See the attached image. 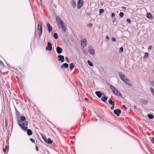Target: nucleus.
<instances>
[{
    "label": "nucleus",
    "instance_id": "nucleus-1",
    "mask_svg": "<svg viewBox=\"0 0 154 154\" xmlns=\"http://www.w3.org/2000/svg\"><path fill=\"white\" fill-rule=\"evenodd\" d=\"M18 124L21 128L25 131H26L28 128V122L26 121V119L24 116H21L19 119H17Z\"/></svg>",
    "mask_w": 154,
    "mask_h": 154
},
{
    "label": "nucleus",
    "instance_id": "nucleus-2",
    "mask_svg": "<svg viewBox=\"0 0 154 154\" xmlns=\"http://www.w3.org/2000/svg\"><path fill=\"white\" fill-rule=\"evenodd\" d=\"M56 21L58 28L62 29V32L63 33L65 32L66 30V25L63 24V22L61 18L59 16H57L56 17Z\"/></svg>",
    "mask_w": 154,
    "mask_h": 154
},
{
    "label": "nucleus",
    "instance_id": "nucleus-3",
    "mask_svg": "<svg viewBox=\"0 0 154 154\" xmlns=\"http://www.w3.org/2000/svg\"><path fill=\"white\" fill-rule=\"evenodd\" d=\"M42 22L41 21H39L38 23V30L39 32V36H40L42 34Z\"/></svg>",
    "mask_w": 154,
    "mask_h": 154
},
{
    "label": "nucleus",
    "instance_id": "nucleus-4",
    "mask_svg": "<svg viewBox=\"0 0 154 154\" xmlns=\"http://www.w3.org/2000/svg\"><path fill=\"white\" fill-rule=\"evenodd\" d=\"M52 49V44L49 42H47V46L46 48V51H51Z\"/></svg>",
    "mask_w": 154,
    "mask_h": 154
},
{
    "label": "nucleus",
    "instance_id": "nucleus-5",
    "mask_svg": "<svg viewBox=\"0 0 154 154\" xmlns=\"http://www.w3.org/2000/svg\"><path fill=\"white\" fill-rule=\"evenodd\" d=\"M119 74L120 78L123 82H124L126 79H127L125 76L124 75L122 72H119Z\"/></svg>",
    "mask_w": 154,
    "mask_h": 154
},
{
    "label": "nucleus",
    "instance_id": "nucleus-6",
    "mask_svg": "<svg viewBox=\"0 0 154 154\" xmlns=\"http://www.w3.org/2000/svg\"><path fill=\"white\" fill-rule=\"evenodd\" d=\"M81 44L82 47H85L86 46L87 42L85 38L82 39L81 42Z\"/></svg>",
    "mask_w": 154,
    "mask_h": 154
},
{
    "label": "nucleus",
    "instance_id": "nucleus-7",
    "mask_svg": "<svg viewBox=\"0 0 154 154\" xmlns=\"http://www.w3.org/2000/svg\"><path fill=\"white\" fill-rule=\"evenodd\" d=\"M88 52L92 54H95V51L93 47L91 46L88 47Z\"/></svg>",
    "mask_w": 154,
    "mask_h": 154
},
{
    "label": "nucleus",
    "instance_id": "nucleus-8",
    "mask_svg": "<svg viewBox=\"0 0 154 154\" xmlns=\"http://www.w3.org/2000/svg\"><path fill=\"white\" fill-rule=\"evenodd\" d=\"M83 0H79L78 2V8L80 9L83 5Z\"/></svg>",
    "mask_w": 154,
    "mask_h": 154
},
{
    "label": "nucleus",
    "instance_id": "nucleus-9",
    "mask_svg": "<svg viewBox=\"0 0 154 154\" xmlns=\"http://www.w3.org/2000/svg\"><path fill=\"white\" fill-rule=\"evenodd\" d=\"M58 60L60 61L61 62H63L64 61V59L63 56L59 55L58 56Z\"/></svg>",
    "mask_w": 154,
    "mask_h": 154
},
{
    "label": "nucleus",
    "instance_id": "nucleus-10",
    "mask_svg": "<svg viewBox=\"0 0 154 154\" xmlns=\"http://www.w3.org/2000/svg\"><path fill=\"white\" fill-rule=\"evenodd\" d=\"M114 112L117 116H119L121 112V111L119 109H116L114 110Z\"/></svg>",
    "mask_w": 154,
    "mask_h": 154
},
{
    "label": "nucleus",
    "instance_id": "nucleus-11",
    "mask_svg": "<svg viewBox=\"0 0 154 154\" xmlns=\"http://www.w3.org/2000/svg\"><path fill=\"white\" fill-rule=\"evenodd\" d=\"M56 51L57 53L60 54L62 51V49L59 46H57L56 48Z\"/></svg>",
    "mask_w": 154,
    "mask_h": 154
},
{
    "label": "nucleus",
    "instance_id": "nucleus-12",
    "mask_svg": "<svg viewBox=\"0 0 154 154\" xmlns=\"http://www.w3.org/2000/svg\"><path fill=\"white\" fill-rule=\"evenodd\" d=\"M96 95L99 98H100L102 94L104 95V93H102L100 91H97L95 92Z\"/></svg>",
    "mask_w": 154,
    "mask_h": 154
},
{
    "label": "nucleus",
    "instance_id": "nucleus-13",
    "mask_svg": "<svg viewBox=\"0 0 154 154\" xmlns=\"http://www.w3.org/2000/svg\"><path fill=\"white\" fill-rule=\"evenodd\" d=\"M113 92L114 94L117 96H119L120 97H122V95L120 92L116 89L113 91Z\"/></svg>",
    "mask_w": 154,
    "mask_h": 154
},
{
    "label": "nucleus",
    "instance_id": "nucleus-14",
    "mask_svg": "<svg viewBox=\"0 0 154 154\" xmlns=\"http://www.w3.org/2000/svg\"><path fill=\"white\" fill-rule=\"evenodd\" d=\"M47 26L49 32H50L52 30V28L51 27L50 24L49 23H47Z\"/></svg>",
    "mask_w": 154,
    "mask_h": 154
},
{
    "label": "nucleus",
    "instance_id": "nucleus-15",
    "mask_svg": "<svg viewBox=\"0 0 154 154\" xmlns=\"http://www.w3.org/2000/svg\"><path fill=\"white\" fill-rule=\"evenodd\" d=\"M45 142L48 144H51L53 142V141L50 138H48V139H47Z\"/></svg>",
    "mask_w": 154,
    "mask_h": 154
},
{
    "label": "nucleus",
    "instance_id": "nucleus-16",
    "mask_svg": "<svg viewBox=\"0 0 154 154\" xmlns=\"http://www.w3.org/2000/svg\"><path fill=\"white\" fill-rule=\"evenodd\" d=\"M140 102L143 104L146 105L148 103V101L147 100L142 99L140 100Z\"/></svg>",
    "mask_w": 154,
    "mask_h": 154
},
{
    "label": "nucleus",
    "instance_id": "nucleus-17",
    "mask_svg": "<svg viewBox=\"0 0 154 154\" xmlns=\"http://www.w3.org/2000/svg\"><path fill=\"white\" fill-rule=\"evenodd\" d=\"M146 17L150 19H152L153 18V16L149 13H147Z\"/></svg>",
    "mask_w": 154,
    "mask_h": 154
},
{
    "label": "nucleus",
    "instance_id": "nucleus-18",
    "mask_svg": "<svg viewBox=\"0 0 154 154\" xmlns=\"http://www.w3.org/2000/svg\"><path fill=\"white\" fill-rule=\"evenodd\" d=\"M124 82L130 86H132V84L131 83L128 79H126Z\"/></svg>",
    "mask_w": 154,
    "mask_h": 154
},
{
    "label": "nucleus",
    "instance_id": "nucleus-19",
    "mask_svg": "<svg viewBox=\"0 0 154 154\" xmlns=\"http://www.w3.org/2000/svg\"><path fill=\"white\" fill-rule=\"evenodd\" d=\"M107 99L108 97L105 96V94L104 95V96L102 97L101 98V100L105 102H106L107 100Z\"/></svg>",
    "mask_w": 154,
    "mask_h": 154
},
{
    "label": "nucleus",
    "instance_id": "nucleus-20",
    "mask_svg": "<svg viewBox=\"0 0 154 154\" xmlns=\"http://www.w3.org/2000/svg\"><path fill=\"white\" fill-rule=\"evenodd\" d=\"M68 66H69L68 64L66 63H65L63 64L62 65V66H61V68H68Z\"/></svg>",
    "mask_w": 154,
    "mask_h": 154
},
{
    "label": "nucleus",
    "instance_id": "nucleus-21",
    "mask_svg": "<svg viewBox=\"0 0 154 154\" xmlns=\"http://www.w3.org/2000/svg\"><path fill=\"white\" fill-rule=\"evenodd\" d=\"M76 3L74 0H72L71 3V5L73 8H75L76 7Z\"/></svg>",
    "mask_w": 154,
    "mask_h": 154
},
{
    "label": "nucleus",
    "instance_id": "nucleus-22",
    "mask_svg": "<svg viewBox=\"0 0 154 154\" xmlns=\"http://www.w3.org/2000/svg\"><path fill=\"white\" fill-rule=\"evenodd\" d=\"M27 133L28 135L30 136L32 134V132L31 130L30 129H28L27 131Z\"/></svg>",
    "mask_w": 154,
    "mask_h": 154
},
{
    "label": "nucleus",
    "instance_id": "nucleus-23",
    "mask_svg": "<svg viewBox=\"0 0 154 154\" xmlns=\"http://www.w3.org/2000/svg\"><path fill=\"white\" fill-rule=\"evenodd\" d=\"M15 111H16V117L17 118H18L20 116V113L17 110V109L15 108Z\"/></svg>",
    "mask_w": 154,
    "mask_h": 154
},
{
    "label": "nucleus",
    "instance_id": "nucleus-24",
    "mask_svg": "<svg viewBox=\"0 0 154 154\" xmlns=\"http://www.w3.org/2000/svg\"><path fill=\"white\" fill-rule=\"evenodd\" d=\"M149 118L150 119H152L154 118V116L152 114H149L148 115Z\"/></svg>",
    "mask_w": 154,
    "mask_h": 154
},
{
    "label": "nucleus",
    "instance_id": "nucleus-25",
    "mask_svg": "<svg viewBox=\"0 0 154 154\" xmlns=\"http://www.w3.org/2000/svg\"><path fill=\"white\" fill-rule=\"evenodd\" d=\"M87 62L88 64V65L90 66H93V63H92V62L90 60H88V61H87Z\"/></svg>",
    "mask_w": 154,
    "mask_h": 154
},
{
    "label": "nucleus",
    "instance_id": "nucleus-26",
    "mask_svg": "<svg viewBox=\"0 0 154 154\" xmlns=\"http://www.w3.org/2000/svg\"><path fill=\"white\" fill-rule=\"evenodd\" d=\"M74 68V66L73 65V64L72 63H71L69 64V69L71 70L73 69Z\"/></svg>",
    "mask_w": 154,
    "mask_h": 154
},
{
    "label": "nucleus",
    "instance_id": "nucleus-27",
    "mask_svg": "<svg viewBox=\"0 0 154 154\" xmlns=\"http://www.w3.org/2000/svg\"><path fill=\"white\" fill-rule=\"evenodd\" d=\"M109 87L111 89L113 92L116 89V88L114 87L112 85H110Z\"/></svg>",
    "mask_w": 154,
    "mask_h": 154
},
{
    "label": "nucleus",
    "instance_id": "nucleus-28",
    "mask_svg": "<svg viewBox=\"0 0 154 154\" xmlns=\"http://www.w3.org/2000/svg\"><path fill=\"white\" fill-rule=\"evenodd\" d=\"M109 104H111L112 105H113V106H114V103L113 102L112 100H109Z\"/></svg>",
    "mask_w": 154,
    "mask_h": 154
},
{
    "label": "nucleus",
    "instance_id": "nucleus-29",
    "mask_svg": "<svg viewBox=\"0 0 154 154\" xmlns=\"http://www.w3.org/2000/svg\"><path fill=\"white\" fill-rule=\"evenodd\" d=\"M104 11V9H100L99 10V14H101L102 13H103Z\"/></svg>",
    "mask_w": 154,
    "mask_h": 154
},
{
    "label": "nucleus",
    "instance_id": "nucleus-30",
    "mask_svg": "<svg viewBox=\"0 0 154 154\" xmlns=\"http://www.w3.org/2000/svg\"><path fill=\"white\" fill-rule=\"evenodd\" d=\"M53 36L55 39H57L58 38L57 34L56 33L54 34Z\"/></svg>",
    "mask_w": 154,
    "mask_h": 154
},
{
    "label": "nucleus",
    "instance_id": "nucleus-31",
    "mask_svg": "<svg viewBox=\"0 0 154 154\" xmlns=\"http://www.w3.org/2000/svg\"><path fill=\"white\" fill-rule=\"evenodd\" d=\"M149 56V54L147 52H146L145 53L144 56V58H147Z\"/></svg>",
    "mask_w": 154,
    "mask_h": 154
},
{
    "label": "nucleus",
    "instance_id": "nucleus-32",
    "mask_svg": "<svg viewBox=\"0 0 154 154\" xmlns=\"http://www.w3.org/2000/svg\"><path fill=\"white\" fill-rule=\"evenodd\" d=\"M119 16L121 18H122L124 16V13L123 12H120L119 14Z\"/></svg>",
    "mask_w": 154,
    "mask_h": 154
},
{
    "label": "nucleus",
    "instance_id": "nucleus-33",
    "mask_svg": "<svg viewBox=\"0 0 154 154\" xmlns=\"http://www.w3.org/2000/svg\"><path fill=\"white\" fill-rule=\"evenodd\" d=\"M150 89L152 93V94L154 97V89L153 88H152V87H150Z\"/></svg>",
    "mask_w": 154,
    "mask_h": 154
},
{
    "label": "nucleus",
    "instance_id": "nucleus-34",
    "mask_svg": "<svg viewBox=\"0 0 154 154\" xmlns=\"http://www.w3.org/2000/svg\"><path fill=\"white\" fill-rule=\"evenodd\" d=\"M8 149V146H5V148H4L3 149V151L4 152H5Z\"/></svg>",
    "mask_w": 154,
    "mask_h": 154
},
{
    "label": "nucleus",
    "instance_id": "nucleus-35",
    "mask_svg": "<svg viewBox=\"0 0 154 154\" xmlns=\"http://www.w3.org/2000/svg\"><path fill=\"white\" fill-rule=\"evenodd\" d=\"M115 16V14L113 13L111 14V17H112L114 18V20H115V18L114 17Z\"/></svg>",
    "mask_w": 154,
    "mask_h": 154
},
{
    "label": "nucleus",
    "instance_id": "nucleus-36",
    "mask_svg": "<svg viewBox=\"0 0 154 154\" xmlns=\"http://www.w3.org/2000/svg\"><path fill=\"white\" fill-rule=\"evenodd\" d=\"M123 51V48L122 47H121L119 49V52H122Z\"/></svg>",
    "mask_w": 154,
    "mask_h": 154
},
{
    "label": "nucleus",
    "instance_id": "nucleus-37",
    "mask_svg": "<svg viewBox=\"0 0 154 154\" xmlns=\"http://www.w3.org/2000/svg\"><path fill=\"white\" fill-rule=\"evenodd\" d=\"M153 86H154V81H151L149 82Z\"/></svg>",
    "mask_w": 154,
    "mask_h": 154
},
{
    "label": "nucleus",
    "instance_id": "nucleus-38",
    "mask_svg": "<svg viewBox=\"0 0 154 154\" xmlns=\"http://www.w3.org/2000/svg\"><path fill=\"white\" fill-rule=\"evenodd\" d=\"M127 21L129 23V24H131V22L130 20L128 18H127L126 19Z\"/></svg>",
    "mask_w": 154,
    "mask_h": 154
},
{
    "label": "nucleus",
    "instance_id": "nucleus-39",
    "mask_svg": "<svg viewBox=\"0 0 154 154\" xmlns=\"http://www.w3.org/2000/svg\"><path fill=\"white\" fill-rule=\"evenodd\" d=\"M66 60V61L69 63V60L68 58L67 57H65V58Z\"/></svg>",
    "mask_w": 154,
    "mask_h": 154
},
{
    "label": "nucleus",
    "instance_id": "nucleus-40",
    "mask_svg": "<svg viewBox=\"0 0 154 154\" xmlns=\"http://www.w3.org/2000/svg\"><path fill=\"white\" fill-rule=\"evenodd\" d=\"M30 140L32 143H34L35 142V140L32 138H30Z\"/></svg>",
    "mask_w": 154,
    "mask_h": 154
},
{
    "label": "nucleus",
    "instance_id": "nucleus-41",
    "mask_svg": "<svg viewBox=\"0 0 154 154\" xmlns=\"http://www.w3.org/2000/svg\"><path fill=\"white\" fill-rule=\"evenodd\" d=\"M111 39H112V41L113 42H115L116 41V39L115 38L113 37H112V38Z\"/></svg>",
    "mask_w": 154,
    "mask_h": 154
},
{
    "label": "nucleus",
    "instance_id": "nucleus-42",
    "mask_svg": "<svg viewBox=\"0 0 154 154\" xmlns=\"http://www.w3.org/2000/svg\"><path fill=\"white\" fill-rule=\"evenodd\" d=\"M42 138L45 141V140H46V139H47L46 137L45 136H44L43 137V136H42Z\"/></svg>",
    "mask_w": 154,
    "mask_h": 154
},
{
    "label": "nucleus",
    "instance_id": "nucleus-43",
    "mask_svg": "<svg viewBox=\"0 0 154 154\" xmlns=\"http://www.w3.org/2000/svg\"><path fill=\"white\" fill-rule=\"evenodd\" d=\"M92 26V24L91 23H90L88 24V27H91Z\"/></svg>",
    "mask_w": 154,
    "mask_h": 154
},
{
    "label": "nucleus",
    "instance_id": "nucleus-44",
    "mask_svg": "<svg viewBox=\"0 0 154 154\" xmlns=\"http://www.w3.org/2000/svg\"><path fill=\"white\" fill-rule=\"evenodd\" d=\"M35 149L37 151H38V147L37 146H35Z\"/></svg>",
    "mask_w": 154,
    "mask_h": 154
},
{
    "label": "nucleus",
    "instance_id": "nucleus-45",
    "mask_svg": "<svg viewBox=\"0 0 154 154\" xmlns=\"http://www.w3.org/2000/svg\"><path fill=\"white\" fill-rule=\"evenodd\" d=\"M106 39H107V40H109V37L108 36H106Z\"/></svg>",
    "mask_w": 154,
    "mask_h": 154
},
{
    "label": "nucleus",
    "instance_id": "nucleus-46",
    "mask_svg": "<svg viewBox=\"0 0 154 154\" xmlns=\"http://www.w3.org/2000/svg\"><path fill=\"white\" fill-rule=\"evenodd\" d=\"M152 45H150L149 47H148V49H151L152 48Z\"/></svg>",
    "mask_w": 154,
    "mask_h": 154
},
{
    "label": "nucleus",
    "instance_id": "nucleus-47",
    "mask_svg": "<svg viewBox=\"0 0 154 154\" xmlns=\"http://www.w3.org/2000/svg\"><path fill=\"white\" fill-rule=\"evenodd\" d=\"M112 106L111 107V110L113 109L114 108V106H113V105H112Z\"/></svg>",
    "mask_w": 154,
    "mask_h": 154
},
{
    "label": "nucleus",
    "instance_id": "nucleus-48",
    "mask_svg": "<svg viewBox=\"0 0 154 154\" xmlns=\"http://www.w3.org/2000/svg\"><path fill=\"white\" fill-rule=\"evenodd\" d=\"M134 109H137V106L135 105L134 106Z\"/></svg>",
    "mask_w": 154,
    "mask_h": 154
},
{
    "label": "nucleus",
    "instance_id": "nucleus-49",
    "mask_svg": "<svg viewBox=\"0 0 154 154\" xmlns=\"http://www.w3.org/2000/svg\"><path fill=\"white\" fill-rule=\"evenodd\" d=\"M152 143L154 144V138H152Z\"/></svg>",
    "mask_w": 154,
    "mask_h": 154
},
{
    "label": "nucleus",
    "instance_id": "nucleus-50",
    "mask_svg": "<svg viewBox=\"0 0 154 154\" xmlns=\"http://www.w3.org/2000/svg\"><path fill=\"white\" fill-rule=\"evenodd\" d=\"M5 127H7V126H8V125L7 122H5Z\"/></svg>",
    "mask_w": 154,
    "mask_h": 154
},
{
    "label": "nucleus",
    "instance_id": "nucleus-51",
    "mask_svg": "<svg viewBox=\"0 0 154 154\" xmlns=\"http://www.w3.org/2000/svg\"><path fill=\"white\" fill-rule=\"evenodd\" d=\"M87 14V15H88V16H89V15H90V14H91V13H90V12H88V13H87V14Z\"/></svg>",
    "mask_w": 154,
    "mask_h": 154
},
{
    "label": "nucleus",
    "instance_id": "nucleus-52",
    "mask_svg": "<svg viewBox=\"0 0 154 154\" xmlns=\"http://www.w3.org/2000/svg\"><path fill=\"white\" fill-rule=\"evenodd\" d=\"M122 8L123 10H125L126 9V8L125 7H122Z\"/></svg>",
    "mask_w": 154,
    "mask_h": 154
},
{
    "label": "nucleus",
    "instance_id": "nucleus-53",
    "mask_svg": "<svg viewBox=\"0 0 154 154\" xmlns=\"http://www.w3.org/2000/svg\"><path fill=\"white\" fill-rule=\"evenodd\" d=\"M7 122V120L6 119H5V122Z\"/></svg>",
    "mask_w": 154,
    "mask_h": 154
},
{
    "label": "nucleus",
    "instance_id": "nucleus-54",
    "mask_svg": "<svg viewBox=\"0 0 154 154\" xmlns=\"http://www.w3.org/2000/svg\"><path fill=\"white\" fill-rule=\"evenodd\" d=\"M0 63L1 64H3L2 62V61H1V62H0Z\"/></svg>",
    "mask_w": 154,
    "mask_h": 154
},
{
    "label": "nucleus",
    "instance_id": "nucleus-55",
    "mask_svg": "<svg viewBox=\"0 0 154 154\" xmlns=\"http://www.w3.org/2000/svg\"><path fill=\"white\" fill-rule=\"evenodd\" d=\"M85 100H88V99L87 98H86L85 99Z\"/></svg>",
    "mask_w": 154,
    "mask_h": 154
},
{
    "label": "nucleus",
    "instance_id": "nucleus-56",
    "mask_svg": "<svg viewBox=\"0 0 154 154\" xmlns=\"http://www.w3.org/2000/svg\"><path fill=\"white\" fill-rule=\"evenodd\" d=\"M153 73H154V70H153Z\"/></svg>",
    "mask_w": 154,
    "mask_h": 154
}]
</instances>
